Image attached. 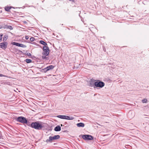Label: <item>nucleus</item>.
Here are the masks:
<instances>
[{
  "label": "nucleus",
  "instance_id": "1",
  "mask_svg": "<svg viewBox=\"0 0 149 149\" xmlns=\"http://www.w3.org/2000/svg\"><path fill=\"white\" fill-rule=\"evenodd\" d=\"M44 123L39 122L38 121L33 123L31 124V127L35 129L40 130L44 127L43 125Z\"/></svg>",
  "mask_w": 149,
  "mask_h": 149
},
{
  "label": "nucleus",
  "instance_id": "2",
  "mask_svg": "<svg viewBox=\"0 0 149 149\" xmlns=\"http://www.w3.org/2000/svg\"><path fill=\"white\" fill-rule=\"evenodd\" d=\"M104 83L99 80H97L95 82V86L97 87L102 88L104 86Z\"/></svg>",
  "mask_w": 149,
  "mask_h": 149
},
{
  "label": "nucleus",
  "instance_id": "3",
  "mask_svg": "<svg viewBox=\"0 0 149 149\" xmlns=\"http://www.w3.org/2000/svg\"><path fill=\"white\" fill-rule=\"evenodd\" d=\"M43 52L42 54L43 55L45 56H48L49 53V48L47 46H44L42 48Z\"/></svg>",
  "mask_w": 149,
  "mask_h": 149
},
{
  "label": "nucleus",
  "instance_id": "4",
  "mask_svg": "<svg viewBox=\"0 0 149 149\" xmlns=\"http://www.w3.org/2000/svg\"><path fill=\"white\" fill-rule=\"evenodd\" d=\"M60 136L59 135H54L53 137L50 136L49 137V139L46 140V142L47 143L51 142L52 141L58 139L60 138Z\"/></svg>",
  "mask_w": 149,
  "mask_h": 149
},
{
  "label": "nucleus",
  "instance_id": "5",
  "mask_svg": "<svg viewBox=\"0 0 149 149\" xmlns=\"http://www.w3.org/2000/svg\"><path fill=\"white\" fill-rule=\"evenodd\" d=\"M17 121L23 124H26L27 123V120L26 118L22 116L19 117L17 119Z\"/></svg>",
  "mask_w": 149,
  "mask_h": 149
},
{
  "label": "nucleus",
  "instance_id": "6",
  "mask_svg": "<svg viewBox=\"0 0 149 149\" xmlns=\"http://www.w3.org/2000/svg\"><path fill=\"white\" fill-rule=\"evenodd\" d=\"M57 117L61 119L67 120H73L74 118L73 117H70L65 115H58L57 116Z\"/></svg>",
  "mask_w": 149,
  "mask_h": 149
},
{
  "label": "nucleus",
  "instance_id": "7",
  "mask_svg": "<svg viewBox=\"0 0 149 149\" xmlns=\"http://www.w3.org/2000/svg\"><path fill=\"white\" fill-rule=\"evenodd\" d=\"M82 138L83 139L86 140H91L93 139L92 136L89 135H83Z\"/></svg>",
  "mask_w": 149,
  "mask_h": 149
},
{
  "label": "nucleus",
  "instance_id": "8",
  "mask_svg": "<svg viewBox=\"0 0 149 149\" xmlns=\"http://www.w3.org/2000/svg\"><path fill=\"white\" fill-rule=\"evenodd\" d=\"M8 43L4 42L0 43V47L3 49H5L7 47Z\"/></svg>",
  "mask_w": 149,
  "mask_h": 149
},
{
  "label": "nucleus",
  "instance_id": "9",
  "mask_svg": "<svg viewBox=\"0 0 149 149\" xmlns=\"http://www.w3.org/2000/svg\"><path fill=\"white\" fill-rule=\"evenodd\" d=\"M97 81V80H94L93 79H91L90 81V83L89 86L90 87H94L95 88V82Z\"/></svg>",
  "mask_w": 149,
  "mask_h": 149
},
{
  "label": "nucleus",
  "instance_id": "10",
  "mask_svg": "<svg viewBox=\"0 0 149 149\" xmlns=\"http://www.w3.org/2000/svg\"><path fill=\"white\" fill-rule=\"evenodd\" d=\"M54 68V66L53 65H50L46 67L47 71L51 70H52Z\"/></svg>",
  "mask_w": 149,
  "mask_h": 149
},
{
  "label": "nucleus",
  "instance_id": "11",
  "mask_svg": "<svg viewBox=\"0 0 149 149\" xmlns=\"http://www.w3.org/2000/svg\"><path fill=\"white\" fill-rule=\"evenodd\" d=\"M61 130V127L59 125L57 126L54 129L55 131L56 132L59 131Z\"/></svg>",
  "mask_w": 149,
  "mask_h": 149
},
{
  "label": "nucleus",
  "instance_id": "12",
  "mask_svg": "<svg viewBox=\"0 0 149 149\" xmlns=\"http://www.w3.org/2000/svg\"><path fill=\"white\" fill-rule=\"evenodd\" d=\"M77 126L78 127H83L84 126V124L82 123H77Z\"/></svg>",
  "mask_w": 149,
  "mask_h": 149
},
{
  "label": "nucleus",
  "instance_id": "13",
  "mask_svg": "<svg viewBox=\"0 0 149 149\" xmlns=\"http://www.w3.org/2000/svg\"><path fill=\"white\" fill-rule=\"evenodd\" d=\"M4 28H7L9 29L10 30H12L13 29V27L10 25H6L4 26Z\"/></svg>",
  "mask_w": 149,
  "mask_h": 149
},
{
  "label": "nucleus",
  "instance_id": "14",
  "mask_svg": "<svg viewBox=\"0 0 149 149\" xmlns=\"http://www.w3.org/2000/svg\"><path fill=\"white\" fill-rule=\"evenodd\" d=\"M40 43L44 45V46H47V44L43 40H40Z\"/></svg>",
  "mask_w": 149,
  "mask_h": 149
},
{
  "label": "nucleus",
  "instance_id": "15",
  "mask_svg": "<svg viewBox=\"0 0 149 149\" xmlns=\"http://www.w3.org/2000/svg\"><path fill=\"white\" fill-rule=\"evenodd\" d=\"M42 56V59L43 60H49V58L48 57H46L47 56H45L44 55H43Z\"/></svg>",
  "mask_w": 149,
  "mask_h": 149
},
{
  "label": "nucleus",
  "instance_id": "16",
  "mask_svg": "<svg viewBox=\"0 0 149 149\" xmlns=\"http://www.w3.org/2000/svg\"><path fill=\"white\" fill-rule=\"evenodd\" d=\"M11 8L10 6H7L5 7V9L6 11L8 12Z\"/></svg>",
  "mask_w": 149,
  "mask_h": 149
},
{
  "label": "nucleus",
  "instance_id": "17",
  "mask_svg": "<svg viewBox=\"0 0 149 149\" xmlns=\"http://www.w3.org/2000/svg\"><path fill=\"white\" fill-rule=\"evenodd\" d=\"M19 44L20 43H19L15 42H13L11 43V44H12V45H16V46H18V47H19Z\"/></svg>",
  "mask_w": 149,
  "mask_h": 149
},
{
  "label": "nucleus",
  "instance_id": "18",
  "mask_svg": "<svg viewBox=\"0 0 149 149\" xmlns=\"http://www.w3.org/2000/svg\"><path fill=\"white\" fill-rule=\"evenodd\" d=\"M25 61L27 63H29L32 62V60L31 59H26L25 60Z\"/></svg>",
  "mask_w": 149,
  "mask_h": 149
},
{
  "label": "nucleus",
  "instance_id": "19",
  "mask_svg": "<svg viewBox=\"0 0 149 149\" xmlns=\"http://www.w3.org/2000/svg\"><path fill=\"white\" fill-rule=\"evenodd\" d=\"M47 69H46V68H45L44 69H42L41 70V72H45V73L46 72H47Z\"/></svg>",
  "mask_w": 149,
  "mask_h": 149
},
{
  "label": "nucleus",
  "instance_id": "20",
  "mask_svg": "<svg viewBox=\"0 0 149 149\" xmlns=\"http://www.w3.org/2000/svg\"><path fill=\"white\" fill-rule=\"evenodd\" d=\"M19 47H21L25 48L26 47V46L24 44L20 43Z\"/></svg>",
  "mask_w": 149,
  "mask_h": 149
},
{
  "label": "nucleus",
  "instance_id": "21",
  "mask_svg": "<svg viewBox=\"0 0 149 149\" xmlns=\"http://www.w3.org/2000/svg\"><path fill=\"white\" fill-rule=\"evenodd\" d=\"M142 102L143 103H147V99L145 98L142 100Z\"/></svg>",
  "mask_w": 149,
  "mask_h": 149
},
{
  "label": "nucleus",
  "instance_id": "22",
  "mask_svg": "<svg viewBox=\"0 0 149 149\" xmlns=\"http://www.w3.org/2000/svg\"><path fill=\"white\" fill-rule=\"evenodd\" d=\"M35 40V38H34L33 37H31L30 38V40L31 41L33 42L34 41V40Z\"/></svg>",
  "mask_w": 149,
  "mask_h": 149
},
{
  "label": "nucleus",
  "instance_id": "23",
  "mask_svg": "<svg viewBox=\"0 0 149 149\" xmlns=\"http://www.w3.org/2000/svg\"><path fill=\"white\" fill-rule=\"evenodd\" d=\"M3 36V34L2 33L0 34V42L1 41Z\"/></svg>",
  "mask_w": 149,
  "mask_h": 149
},
{
  "label": "nucleus",
  "instance_id": "24",
  "mask_svg": "<svg viewBox=\"0 0 149 149\" xmlns=\"http://www.w3.org/2000/svg\"><path fill=\"white\" fill-rule=\"evenodd\" d=\"M7 38H8L7 36H4L3 38V41L6 40Z\"/></svg>",
  "mask_w": 149,
  "mask_h": 149
},
{
  "label": "nucleus",
  "instance_id": "25",
  "mask_svg": "<svg viewBox=\"0 0 149 149\" xmlns=\"http://www.w3.org/2000/svg\"><path fill=\"white\" fill-rule=\"evenodd\" d=\"M25 54L28 56H31V54L29 53H26Z\"/></svg>",
  "mask_w": 149,
  "mask_h": 149
},
{
  "label": "nucleus",
  "instance_id": "26",
  "mask_svg": "<svg viewBox=\"0 0 149 149\" xmlns=\"http://www.w3.org/2000/svg\"><path fill=\"white\" fill-rule=\"evenodd\" d=\"M25 39L26 40H28L29 39V37L28 36H25Z\"/></svg>",
  "mask_w": 149,
  "mask_h": 149
},
{
  "label": "nucleus",
  "instance_id": "27",
  "mask_svg": "<svg viewBox=\"0 0 149 149\" xmlns=\"http://www.w3.org/2000/svg\"><path fill=\"white\" fill-rule=\"evenodd\" d=\"M5 76L3 74H0V77H5Z\"/></svg>",
  "mask_w": 149,
  "mask_h": 149
},
{
  "label": "nucleus",
  "instance_id": "28",
  "mask_svg": "<svg viewBox=\"0 0 149 149\" xmlns=\"http://www.w3.org/2000/svg\"><path fill=\"white\" fill-rule=\"evenodd\" d=\"M130 114H132V112H129L128 113V115L129 116Z\"/></svg>",
  "mask_w": 149,
  "mask_h": 149
},
{
  "label": "nucleus",
  "instance_id": "29",
  "mask_svg": "<svg viewBox=\"0 0 149 149\" xmlns=\"http://www.w3.org/2000/svg\"><path fill=\"white\" fill-rule=\"evenodd\" d=\"M132 115H132V116L131 117V116H130V118H132V117H133L134 116V113H133V114H132Z\"/></svg>",
  "mask_w": 149,
  "mask_h": 149
},
{
  "label": "nucleus",
  "instance_id": "30",
  "mask_svg": "<svg viewBox=\"0 0 149 149\" xmlns=\"http://www.w3.org/2000/svg\"><path fill=\"white\" fill-rule=\"evenodd\" d=\"M70 1H71L72 2H74V0H69Z\"/></svg>",
  "mask_w": 149,
  "mask_h": 149
},
{
  "label": "nucleus",
  "instance_id": "31",
  "mask_svg": "<svg viewBox=\"0 0 149 149\" xmlns=\"http://www.w3.org/2000/svg\"><path fill=\"white\" fill-rule=\"evenodd\" d=\"M61 126H63V125H62V124H61Z\"/></svg>",
  "mask_w": 149,
  "mask_h": 149
}]
</instances>
